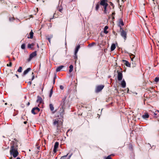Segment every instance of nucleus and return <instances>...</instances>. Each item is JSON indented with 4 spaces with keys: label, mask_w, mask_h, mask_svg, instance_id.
<instances>
[{
    "label": "nucleus",
    "mask_w": 159,
    "mask_h": 159,
    "mask_svg": "<svg viewBox=\"0 0 159 159\" xmlns=\"http://www.w3.org/2000/svg\"><path fill=\"white\" fill-rule=\"evenodd\" d=\"M35 109H34V108H33L32 109V110H31V112H32V114H34V115H35V114H36V113L35 112Z\"/></svg>",
    "instance_id": "nucleus-24"
},
{
    "label": "nucleus",
    "mask_w": 159,
    "mask_h": 159,
    "mask_svg": "<svg viewBox=\"0 0 159 159\" xmlns=\"http://www.w3.org/2000/svg\"><path fill=\"white\" fill-rule=\"evenodd\" d=\"M126 32L124 30H122L121 33V35L122 37H123L124 38L125 40L126 39Z\"/></svg>",
    "instance_id": "nucleus-6"
},
{
    "label": "nucleus",
    "mask_w": 159,
    "mask_h": 159,
    "mask_svg": "<svg viewBox=\"0 0 159 159\" xmlns=\"http://www.w3.org/2000/svg\"><path fill=\"white\" fill-rule=\"evenodd\" d=\"M64 67L63 66H61L57 67L56 69V72H59Z\"/></svg>",
    "instance_id": "nucleus-8"
},
{
    "label": "nucleus",
    "mask_w": 159,
    "mask_h": 159,
    "mask_svg": "<svg viewBox=\"0 0 159 159\" xmlns=\"http://www.w3.org/2000/svg\"><path fill=\"white\" fill-rule=\"evenodd\" d=\"M30 104V103L29 102H28L27 103V105L29 106Z\"/></svg>",
    "instance_id": "nucleus-44"
},
{
    "label": "nucleus",
    "mask_w": 159,
    "mask_h": 159,
    "mask_svg": "<svg viewBox=\"0 0 159 159\" xmlns=\"http://www.w3.org/2000/svg\"><path fill=\"white\" fill-rule=\"evenodd\" d=\"M123 61H125V64L126 66L129 67H130V64L128 61L124 60H123Z\"/></svg>",
    "instance_id": "nucleus-16"
},
{
    "label": "nucleus",
    "mask_w": 159,
    "mask_h": 159,
    "mask_svg": "<svg viewBox=\"0 0 159 159\" xmlns=\"http://www.w3.org/2000/svg\"><path fill=\"white\" fill-rule=\"evenodd\" d=\"M99 8V5L98 4H97L95 8L96 11H98Z\"/></svg>",
    "instance_id": "nucleus-25"
},
{
    "label": "nucleus",
    "mask_w": 159,
    "mask_h": 159,
    "mask_svg": "<svg viewBox=\"0 0 159 159\" xmlns=\"http://www.w3.org/2000/svg\"><path fill=\"white\" fill-rule=\"evenodd\" d=\"M36 55L37 54L36 52H34L31 54L28 60V61H30L33 57L36 56Z\"/></svg>",
    "instance_id": "nucleus-5"
},
{
    "label": "nucleus",
    "mask_w": 159,
    "mask_h": 159,
    "mask_svg": "<svg viewBox=\"0 0 159 159\" xmlns=\"http://www.w3.org/2000/svg\"><path fill=\"white\" fill-rule=\"evenodd\" d=\"M10 152V154L12 155L14 157H16L19 154L17 148L14 145L11 146Z\"/></svg>",
    "instance_id": "nucleus-1"
},
{
    "label": "nucleus",
    "mask_w": 159,
    "mask_h": 159,
    "mask_svg": "<svg viewBox=\"0 0 159 159\" xmlns=\"http://www.w3.org/2000/svg\"><path fill=\"white\" fill-rule=\"evenodd\" d=\"M124 25V24L123 21L120 20L119 22V26L120 27H121V26H123Z\"/></svg>",
    "instance_id": "nucleus-14"
},
{
    "label": "nucleus",
    "mask_w": 159,
    "mask_h": 159,
    "mask_svg": "<svg viewBox=\"0 0 159 159\" xmlns=\"http://www.w3.org/2000/svg\"><path fill=\"white\" fill-rule=\"evenodd\" d=\"M58 145L59 143L58 142H56L54 145V148H57L58 147Z\"/></svg>",
    "instance_id": "nucleus-21"
},
{
    "label": "nucleus",
    "mask_w": 159,
    "mask_h": 159,
    "mask_svg": "<svg viewBox=\"0 0 159 159\" xmlns=\"http://www.w3.org/2000/svg\"><path fill=\"white\" fill-rule=\"evenodd\" d=\"M34 46L33 44H28V48H32Z\"/></svg>",
    "instance_id": "nucleus-20"
},
{
    "label": "nucleus",
    "mask_w": 159,
    "mask_h": 159,
    "mask_svg": "<svg viewBox=\"0 0 159 159\" xmlns=\"http://www.w3.org/2000/svg\"><path fill=\"white\" fill-rule=\"evenodd\" d=\"M100 4L103 7L107 6L108 5L107 1L106 0H101L100 2Z\"/></svg>",
    "instance_id": "nucleus-4"
},
{
    "label": "nucleus",
    "mask_w": 159,
    "mask_h": 159,
    "mask_svg": "<svg viewBox=\"0 0 159 159\" xmlns=\"http://www.w3.org/2000/svg\"><path fill=\"white\" fill-rule=\"evenodd\" d=\"M12 142V143H13L14 142Z\"/></svg>",
    "instance_id": "nucleus-51"
},
{
    "label": "nucleus",
    "mask_w": 159,
    "mask_h": 159,
    "mask_svg": "<svg viewBox=\"0 0 159 159\" xmlns=\"http://www.w3.org/2000/svg\"><path fill=\"white\" fill-rule=\"evenodd\" d=\"M16 159H20V158L19 157H17Z\"/></svg>",
    "instance_id": "nucleus-47"
},
{
    "label": "nucleus",
    "mask_w": 159,
    "mask_h": 159,
    "mask_svg": "<svg viewBox=\"0 0 159 159\" xmlns=\"http://www.w3.org/2000/svg\"><path fill=\"white\" fill-rule=\"evenodd\" d=\"M22 69V68L21 67V66L19 67L18 69L17 70L18 72H21Z\"/></svg>",
    "instance_id": "nucleus-27"
},
{
    "label": "nucleus",
    "mask_w": 159,
    "mask_h": 159,
    "mask_svg": "<svg viewBox=\"0 0 159 159\" xmlns=\"http://www.w3.org/2000/svg\"><path fill=\"white\" fill-rule=\"evenodd\" d=\"M64 115V110L63 108H62V110L61 111V112H60V115L63 117V116Z\"/></svg>",
    "instance_id": "nucleus-23"
},
{
    "label": "nucleus",
    "mask_w": 159,
    "mask_h": 159,
    "mask_svg": "<svg viewBox=\"0 0 159 159\" xmlns=\"http://www.w3.org/2000/svg\"><path fill=\"white\" fill-rule=\"evenodd\" d=\"M37 48H39V45L38 44H37Z\"/></svg>",
    "instance_id": "nucleus-46"
},
{
    "label": "nucleus",
    "mask_w": 159,
    "mask_h": 159,
    "mask_svg": "<svg viewBox=\"0 0 159 159\" xmlns=\"http://www.w3.org/2000/svg\"><path fill=\"white\" fill-rule=\"evenodd\" d=\"M25 48V44H22L21 46V48L22 49H24Z\"/></svg>",
    "instance_id": "nucleus-33"
},
{
    "label": "nucleus",
    "mask_w": 159,
    "mask_h": 159,
    "mask_svg": "<svg viewBox=\"0 0 159 159\" xmlns=\"http://www.w3.org/2000/svg\"><path fill=\"white\" fill-rule=\"evenodd\" d=\"M16 76L17 77H18V75H16Z\"/></svg>",
    "instance_id": "nucleus-50"
},
{
    "label": "nucleus",
    "mask_w": 159,
    "mask_h": 159,
    "mask_svg": "<svg viewBox=\"0 0 159 159\" xmlns=\"http://www.w3.org/2000/svg\"><path fill=\"white\" fill-rule=\"evenodd\" d=\"M149 116L148 114L147 113H146L144 115H143L142 116V117L143 119H146L148 118Z\"/></svg>",
    "instance_id": "nucleus-18"
},
{
    "label": "nucleus",
    "mask_w": 159,
    "mask_h": 159,
    "mask_svg": "<svg viewBox=\"0 0 159 159\" xmlns=\"http://www.w3.org/2000/svg\"><path fill=\"white\" fill-rule=\"evenodd\" d=\"M106 159H112L110 155H109L107 156V157L106 158Z\"/></svg>",
    "instance_id": "nucleus-35"
},
{
    "label": "nucleus",
    "mask_w": 159,
    "mask_h": 159,
    "mask_svg": "<svg viewBox=\"0 0 159 159\" xmlns=\"http://www.w3.org/2000/svg\"><path fill=\"white\" fill-rule=\"evenodd\" d=\"M69 130H68L67 131V132H68L69 131Z\"/></svg>",
    "instance_id": "nucleus-52"
},
{
    "label": "nucleus",
    "mask_w": 159,
    "mask_h": 159,
    "mask_svg": "<svg viewBox=\"0 0 159 159\" xmlns=\"http://www.w3.org/2000/svg\"><path fill=\"white\" fill-rule=\"evenodd\" d=\"M50 108L51 111H53L54 110V107H53V105L51 104H50Z\"/></svg>",
    "instance_id": "nucleus-22"
},
{
    "label": "nucleus",
    "mask_w": 159,
    "mask_h": 159,
    "mask_svg": "<svg viewBox=\"0 0 159 159\" xmlns=\"http://www.w3.org/2000/svg\"><path fill=\"white\" fill-rule=\"evenodd\" d=\"M5 105H7V103H5Z\"/></svg>",
    "instance_id": "nucleus-49"
},
{
    "label": "nucleus",
    "mask_w": 159,
    "mask_h": 159,
    "mask_svg": "<svg viewBox=\"0 0 159 159\" xmlns=\"http://www.w3.org/2000/svg\"><path fill=\"white\" fill-rule=\"evenodd\" d=\"M34 78V75H33L32 76V80H33Z\"/></svg>",
    "instance_id": "nucleus-42"
},
{
    "label": "nucleus",
    "mask_w": 159,
    "mask_h": 159,
    "mask_svg": "<svg viewBox=\"0 0 159 159\" xmlns=\"http://www.w3.org/2000/svg\"><path fill=\"white\" fill-rule=\"evenodd\" d=\"M28 83L29 84H30V85L31 84V82L30 81V82H28Z\"/></svg>",
    "instance_id": "nucleus-45"
},
{
    "label": "nucleus",
    "mask_w": 159,
    "mask_h": 159,
    "mask_svg": "<svg viewBox=\"0 0 159 159\" xmlns=\"http://www.w3.org/2000/svg\"><path fill=\"white\" fill-rule=\"evenodd\" d=\"M152 1H154V0H152Z\"/></svg>",
    "instance_id": "nucleus-53"
},
{
    "label": "nucleus",
    "mask_w": 159,
    "mask_h": 159,
    "mask_svg": "<svg viewBox=\"0 0 159 159\" xmlns=\"http://www.w3.org/2000/svg\"><path fill=\"white\" fill-rule=\"evenodd\" d=\"M69 72L71 73L73 70V66L72 65H71L69 66Z\"/></svg>",
    "instance_id": "nucleus-17"
},
{
    "label": "nucleus",
    "mask_w": 159,
    "mask_h": 159,
    "mask_svg": "<svg viewBox=\"0 0 159 159\" xmlns=\"http://www.w3.org/2000/svg\"><path fill=\"white\" fill-rule=\"evenodd\" d=\"M52 92H53L52 89L51 90L50 93V94H49V97H51L52 96Z\"/></svg>",
    "instance_id": "nucleus-34"
},
{
    "label": "nucleus",
    "mask_w": 159,
    "mask_h": 159,
    "mask_svg": "<svg viewBox=\"0 0 159 159\" xmlns=\"http://www.w3.org/2000/svg\"><path fill=\"white\" fill-rule=\"evenodd\" d=\"M130 57L131 59V60L133 61V59L134 57L135 56H134L133 54H131L130 56Z\"/></svg>",
    "instance_id": "nucleus-29"
},
{
    "label": "nucleus",
    "mask_w": 159,
    "mask_h": 159,
    "mask_svg": "<svg viewBox=\"0 0 159 159\" xmlns=\"http://www.w3.org/2000/svg\"><path fill=\"white\" fill-rule=\"evenodd\" d=\"M58 10L59 11L61 12L62 11V8H60V9H59Z\"/></svg>",
    "instance_id": "nucleus-39"
},
{
    "label": "nucleus",
    "mask_w": 159,
    "mask_h": 159,
    "mask_svg": "<svg viewBox=\"0 0 159 159\" xmlns=\"http://www.w3.org/2000/svg\"><path fill=\"white\" fill-rule=\"evenodd\" d=\"M57 148H54L53 151H54V152H56V151H57Z\"/></svg>",
    "instance_id": "nucleus-40"
},
{
    "label": "nucleus",
    "mask_w": 159,
    "mask_h": 159,
    "mask_svg": "<svg viewBox=\"0 0 159 159\" xmlns=\"http://www.w3.org/2000/svg\"><path fill=\"white\" fill-rule=\"evenodd\" d=\"M72 155V154H70L69 156V157H68L67 158V159H70V157H71V156Z\"/></svg>",
    "instance_id": "nucleus-38"
},
{
    "label": "nucleus",
    "mask_w": 159,
    "mask_h": 159,
    "mask_svg": "<svg viewBox=\"0 0 159 159\" xmlns=\"http://www.w3.org/2000/svg\"><path fill=\"white\" fill-rule=\"evenodd\" d=\"M7 66H11V65H12V63H11V62H10V64H9V65H8V64H7Z\"/></svg>",
    "instance_id": "nucleus-37"
},
{
    "label": "nucleus",
    "mask_w": 159,
    "mask_h": 159,
    "mask_svg": "<svg viewBox=\"0 0 159 159\" xmlns=\"http://www.w3.org/2000/svg\"><path fill=\"white\" fill-rule=\"evenodd\" d=\"M27 122V121H24V124H26Z\"/></svg>",
    "instance_id": "nucleus-43"
},
{
    "label": "nucleus",
    "mask_w": 159,
    "mask_h": 159,
    "mask_svg": "<svg viewBox=\"0 0 159 159\" xmlns=\"http://www.w3.org/2000/svg\"><path fill=\"white\" fill-rule=\"evenodd\" d=\"M121 86L123 88H125L126 87V83L125 81L124 80H123L121 82Z\"/></svg>",
    "instance_id": "nucleus-9"
},
{
    "label": "nucleus",
    "mask_w": 159,
    "mask_h": 159,
    "mask_svg": "<svg viewBox=\"0 0 159 159\" xmlns=\"http://www.w3.org/2000/svg\"><path fill=\"white\" fill-rule=\"evenodd\" d=\"M52 35H51L50 36V38H48L47 39L48 40L49 42V43H50L51 42V39L52 38Z\"/></svg>",
    "instance_id": "nucleus-30"
},
{
    "label": "nucleus",
    "mask_w": 159,
    "mask_h": 159,
    "mask_svg": "<svg viewBox=\"0 0 159 159\" xmlns=\"http://www.w3.org/2000/svg\"><path fill=\"white\" fill-rule=\"evenodd\" d=\"M31 69L30 68H27L26 70H25L23 73V74L24 75H26L29 71H30L31 70Z\"/></svg>",
    "instance_id": "nucleus-10"
},
{
    "label": "nucleus",
    "mask_w": 159,
    "mask_h": 159,
    "mask_svg": "<svg viewBox=\"0 0 159 159\" xmlns=\"http://www.w3.org/2000/svg\"><path fill=\"white\" fill-rule=\"evenodd\" d=\"M38 99L37 100V102L39 103H41L42 101V99L40 97L38 96Z\"/></svg>",
    "instance_id": "nucleus-12"
},
{
    "label": "nucleus",
    "mask_w": 159,
    "mask_h": 159,
    "mask_svg": "<svg viewBox=\"0 0 159 159\" xmlns=\"http://www.w3.org/2000/svg\"><path fill=\"white\" fill-rule=\"evenodd\" d=\"M123 78V75L122 73L120 72H118V75H117V78L118 80L119 81L121 80Z\"/></svg>",
    "instance_id": "nucleus-7"
},
{
    "label": "nucleus",
    "mask_w": 159,
    "mask_h": 159,
    "mask_svg": "<svg viewBox=\"0 0 159 159\" xmlns=\"http://www.w3.org/2000/svg\"><path fill=\"white\" fill-rule=\"evenodd\" d=\"M107 6L104 7V12L105 13H107Z\"/></svg>",
    "instance_id": "nucleus-31"
},
{
    "label": "nucleus",
    "mask_w": 159,
    "mask_h": 159,
    "mask_svg": "<svg viewBox=\"0 0 159 159\" xmlns=\"http://www.w3.org/2000/svg\"><path fill=\"white\" fill-rule=\"evenodd\" d=\"M116 48V45L115 44H112L111 46V51H113Z\"/></svg>",
    "instance_id": "nucleus-11"
},
{
    "label": "nucleus",
    "mask_w": 159,
    "mask_h": 159,
    "mask_svg": "<svg viewBox=\"0 0 159 159\" xmlns=\"http://www.w3.org/2000/svg\"><path fill=\"white\" fill-rule=\"evenodd\" d=\"M108 27L107 26H106L104 27V32L106 34H107L108 32L107 31V30L108 29Z\"/></svg>",
    "instance_id": "nucleus-15"
},
{
    "label": "nucleus",
    "mask_w": 159,
    "mask_h": 159,
    "mask_svg": "<svg viewBox=\"0 0 159 159\" xmlns=\"http://www.w3.org/2000/svg\"><path fill=\"white\" fill-rule=\"evenodd\" d=\"M33 73L32 72V74L33 75Z\"/></svg>",
    "instance_id": "nucleus-54"
},
{
    "label": "nucleus",
    "mask_w": 159,
    "mask_h": 159,
    "mask_svg": "<svg viewBox=\"0 0 159 159\" xmlns=\"http://www.w3.org/2000/svg\"><path fill=\"white\" fill-rule=\"evenodd\" d=\"M80 45H78V46H77L76 48L75 49V55H76V54L77 53V52L78 51L79 49L80 48Z\"/></svg>",
    "instance_id": "nucleus-13"
},
{
    "label": "nucleus",
    "mask_w": 159,
    "mask_h": 159,
    "mask_svg": "<svg viewBox=\"0 0 159 159\" xmlns=\"http://www.w3.org/2000/svg\"><path fill=\"white\" fill-rule=\"evenodd\" d=\"M104 87V85H102L97 86L95 89V92L96 93H98L100 92L103 89Z\"/></svg>",
    "instance_id": "nucleus-2"
},
{
    "label": "nucleus",
    "mask_w": 159,
    "mask_h": 159,
    "mask_svg": "<svg viewBox=\"0 0 159 159\" xmlns=\"http://www.w3.org/2000/svg\"><path fill=\"white\" fill-rule=\"evenodd\" d=\"M60 88L61 89H64V87L62 85H60Z\"/></svg>",
    "instance_id": "nucleus-36"
},
{
    "label": "nucleus",
    "mask_w": 159,
    "mask_h": 159,
    "mask_svg": "<svg viewBox=\"0 0 159 159\" xmlns=\"http://www.w3.org/2000/svg\"><path fill=\"white\" fill-rule=\"evenodd\" d=\"M154 81L156 82H157L159 81V78L158 77H156Z\"/></svg>",
    "instance_id": "nucleus-26"
},
{
    "label": "nucleus",
    "mask_w": 159,
    "mask_h": 159,
    "mask_svg": "<svg viewBox=\"0 0 159 159\" xmlns=\"http://www.w3.org/2000/svg\"><path fill=\"white\" fill-rule=\"evenodd\" d=\"M53 125H57V127H58V125H62V122L61 121L59 122V120L58 119H55L53 120Z\"/></svg>",
    "instance_id": "nucleus-3"
},
{
    "label": "nucleus",
    "mask_w": 159,
    "mask_h": 159,
    "mask_svg": "<svg viewBox=\"0 0 159 159\" xmlns=\"http://www.w3.org/2000/svg\"><path fill=\"white\" fill-rule=\"evenodd\" d=\"M56 75L55 74V77H54V78H55H55H56Z\"/></svg>",
    "instance_id": "nucleus-48"
},
{
    "label": "nucleus",
    "mask_w": 159,
    "mask_h": 159,
    "mask_svg": "<svg viewBox=\"0 0 159 159\" xmlns=\"http://www.w3.org/2000/svg\"><path fill=\"white\" fill-rule=\"evenodd\" d=\"M34 108L35 110V111H36L38 112L40 111V109L38 107H34Z\"/></svg>",
    "instance_id": "nucleus-32"
},
{
    "label": "nucleus",
    "mask_w": 159,
    "mask_h": 159,
    "mask_svg": "<svg viewBox=\"0 0 159 159\" xmlns=\"http://www.w3.org/2000/svg\"><path fill=\"white\" fill-rule=\"evenodd\" d=\"M55 83V78L53 80V84H54Z\"/></svg>",
    "instance_id": "nucleus-41"
},
{
    "label": "nucleus",
    "mask_w": 159,
    "mask_h": 159,
    "mask_svg": "<svg viewBox=\"0 0 159 159\" xmlns=\"http://www.w3.org/2000/svg\"><path fill=\"white\" fill-rule=\"evenodd\" d=\"M33 34H34V33H33V32H32V30H31V31L30 32V37H28V38L32 39L33 38Z\"/></svg>",
    "instance_id": "nucleus-19"
},
{
    "label": "nucleus",
    "mask_w": 159,
    "mask_h": 159,
    "mask_svg": "<svg viewBox=\"0 0 159 159\" xmlns=\"http://www.w3.org/2000/svg\"><path fill=\"white\" fill-rule=\"evenodd\" d=\"M68 154H67L66 155L62 156V157H61V158L60 159H66V157H67V156H68Z\"/></svg>",
    "instance_id": "nucleus-28"
}]
</instances>
